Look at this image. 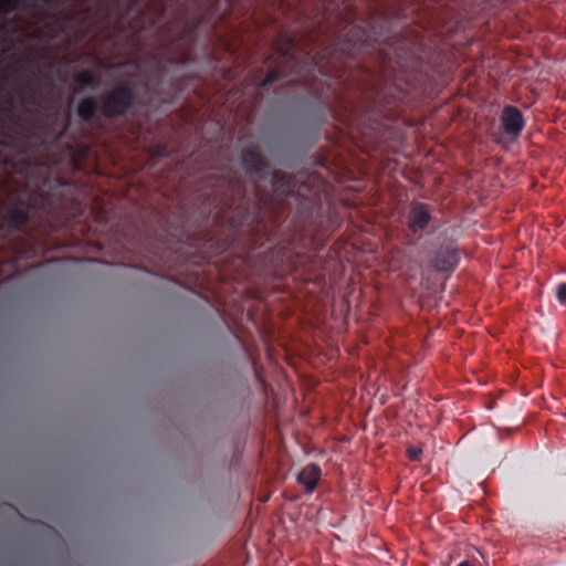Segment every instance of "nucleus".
I'll return each mask as SVG.
<instances>
[{"mask_svg":"<svg viewBox=\"0 0 566 566\" xmlns=\"http://www.w3.org/2000/svg\"><path fill=\"white\" fill-rule=\"evenodd\" d=\"M241 164L251 179L252 195L235 174L228 172L213 184L216 218L234 207L229 217L233 240L247 234L249 248L256 249L271 241L277 226L275 201L295 192L297 180L287 172L271 170L268 159L255 148L247 147L241 153Z\"/></svg>","mask_w":566,"mask_h":566,"instance_id":"f257e3e1","label":"nucleus"},{"mask_svg":"<svg viewBox=\"0 0 566 566\" xmlns=\"http://www.w3.org/2000/svg\"><path fill=\"white\" fill-rule=\"evenodd\" d=\"M387 46L396 50L389 38L377 31L370 18L365 25L349 23V29L344 34V39L337 43L334 53L338 59L344 60L358 61L363 55L376 54L379 60L386 61L391 59Z\"/></svg>","mask_w":566,"mask_h":566,"instance_id":"f03ea898","label":"nucleus"},{"mask_svg":"<svg viewBox=\"0 0 566 566\" xmlns=\"http://www.w3.org/2000/svg\"><path fill=\"white\" fill-rule=\"evenodd\" d=\"M136 93L132 85L124 81L114 85L102 98L99 111L106 118H119L135 105Z\"/></svg>","mask_w":566,"mask_h":566,"instance_id":"7ed1b4c3","label":"nucleus"},{"mask_svg":"<svg viewBox=\"0 0 566 566\" xmlns=\"http://www.w3.org/2000/svg\"><path fill=\"white\" fill-rule=\"evenodd\" d=\"M31 202L19 199L18 205L8 210L6 222L0 224V237L7 239L12 232H24L31 219Z\"/></svg>","mask_w":566,"mask_h":566,"instance_id":"20e7f679","label":"nucleus"},{"mask_svg":"<svg viewBox=\"0 0 566 566\" xmlns=\"http://www.w3.org/2000/svg\"><path fill=\"white\" fill-rule=\"evenodd\" d=\"M432 221L430 207L422 202H413L408 213V228L418 234L428 228Z\"/></svg>","mask_w":566,"mask_h":566,"instance_id":"39448f33","label":"nucleus"},{"mask_svg":"<svg viewBox=\"0 0 566 566\" xmlns=\"http://www.w3.org/2000/svg\"><path fill=\"white\" fill-rule=\"evenodd\" d=\"M431 266L439 271H452L459 263V254L452 244L442 245L430 261Z\"/></svg>","mask_w":566,"mask_h":566,"instance_id":"423d86ee","label":"nucleus"},{"mask_svg":"<svg viewBox=\"0 0 566 566\" xmlns=\"http://www.w3.org/2000/svg\"><path fill=\"white\" fill-rule=\"evenodd\" d=\"M501 124L506 134L516 137L523 130L525 120L517 107L507 105L502 111Z\"/></svg>","mask_w":566,"mask_h":566,"instance_id":"0eeeda50","label":"nucleus"},{"mask_svg":"<svg viewBox=\"0 0 566 566\" xmlns=\"http://www.w3.org/2000/svg\"><path fill=\"white\" fill-rule=\"evenodd\" d=\"M321 476V469L318 465L311 463L306 465L297 475L298 483L306 488L307 492H313Z\"/></svg>","mask_w":566,"mask_h":566,"instance_id":"6e6552de","label":"nucleus"},{"mask_svg":"<svg viewBox=\"0 0 566 566\" xmlns=\"http://www.w3.org/2000/svg\"><path fill=\"white\" fill-rule=\"evenodd\" d=\"M97 107V99L94 96H87L78 102L76 113L83 122H91L96 115Z\"/></svg>","mask_w":566,"mask_h":566,"instance_id":"1a4fd4ad","label":"nucleus"},{"mask_svg":"<svg viewBox=\"0 0 566 566\" xmlns=\"http://www.w3.org/2000/svg\"><path fill=\"white\" fill-rule=\"evenodd\" d=\"M411 85L407 84L405 88H401L397 83L388 88V92L384 93V103L391 104L395 102L405 101L410 93Z\"/></svg>","mask_w":566,"mask_h":566,"instance_id":"9d476101","label":"nucleus"},{"mask_svg":"<svg viewBox=\"0 0 566 566\" xmlns=\"http://www.w3.org/2000/svg\"><path fill=\"white\" fill-rule=\"evenodd\" d=\"M295 49V41L291 36L284 35L282 39V43L277 48V51L280 52L281 56L286 61H294Z\"/></svg>","mask_w":566,"mask_h":566,"instance_id":"9b49d317","label":"nucleus"},{"mask_svg":"<svg viewBox=\"0 0 566 566\" xmlns=\"http://www.w3.org/2000/svg\"><path fill=\"white\" fill-rule=\"evenodd\" d=\"M75 82L81 86L94 87L97 85V77L92 71L84 70L75 75Z\"/></svg>","mask_w":566,"mask_h":566,"instance_id":"f8f14e48","label":"nucleus"},{"mask_svg":"<svg viewBox=\"0 0 566 566\" xmlns=\"http://www.w3.org/2000/svg\"><path fill=\"white\" fill-rule=\"evenodd\" d=\"M282 77V72L279 69H271L265 77L261 81L260 87L265 88Z\"/></svg>","mask_w":566,"mask_h":566,"instance_id":"ddd939ff","label":"nucleus"},{"mask_svg":"<svg viewBox=\"0 0 566 566\" xmlns=\"http://www.w3.org/2000/svg\"><path fill=\"white\" fill-rule=\"evenodd\" d=\"M17 9V3L13 0H0V13L8 14Z\"/></svg>","mask_w":566,"mask_h":566,"instance_id":"4468645a","label":"nucleus"},{"mask_svg":"<svg viewBox=\"0 0 566 566\" xmlns=\"http://www.w3.org/2000/svg\"><path fill=\"white\" fill-rule=\"evenodd\" d=\"M556 298L562 305H566V282L556 286Z\"/></svg>","mask_w":566,"mask_h":566,"instance_id":"2eb2a0df","label":"nucleus"},{"mask_svg":"<svg viewBox=\"0 0 566 566\" xmlns=\"http://www.w3.org/2000/svg\"><path fill=\"white\" fill-rule=\"evenodd\" d=\"M407 454L411 461H419L422 454V449L417 446H411L407 449Z\"/></svg>","mask_w":566,"mask_h":566,"instance_id":"dca6fc26","label":"nucleus"},{"mask_svg":"<svg viewBox=\"0 0 566 566\" xmlns=\"http://www.w3.org/2000/svg\"><path fill=\"white\" fill-rule=\"evenodd\" d=\"M167 154V146L164 144H157L151 147V155L154 157H164Z\"/></svg>","mask_w":566,"mask_h":566,"instance_id":"f3484780","label":"nucleus"},{"mask_svg":"<svg viewBox=\"0 0 566 566\" xmlns=\"http://www.w3.org/2000/svg\"><path fill=\"white\" fill-rule=\"evenodd\" d=\"M196 29H197V25H192V27L187 28L186 31H185V36L186 38H192L195 35Z\"/></svg>","mask_w":566,"mask_h":566,"instance_id":"a211bd4d","label":"nucleus"},{"mask_svg":"<svg viewBox=\"0 0 566 566\" xmlns=\"http://www.w3.org/2000/svg\"><path fill=\"white\" fill-rule=\"evenodd\" d=\"M457 566H472L468 560H464V562H461L459 565Z\"/></svg>","mask_w":566,"mask_h":566,"instance_id":"6ab92c4d","label":"nucleus"},{"mask_svg":"<svg viewBox=\"0 0 566 566\" xmlns=\"http://www.w3.org/2000/svg\"><path fill=\"white\" fill-rule=\"evenodd\" d=\"M344 1H345V0H337V2H339V3H344Z\"/></svg>","mask_w":566,"mask_h":566,"instance_id":"aec40b11","label":"nucleus"}]
</instances>
